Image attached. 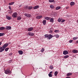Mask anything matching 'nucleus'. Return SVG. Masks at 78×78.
<instances>
[{"mask_svg":"<svg viewBox=\"0 0 78 78\" xmlns=\"http://www.w3.org/2000/svg\"><path fill=\"white\" fill-rule=\"evenodd\" d=\"M28 34L30 36H34V33L32 32H29Z\"/></svg>","mask_w":78,"mask_h":78,"instance_id":"nucleus-10","label":"nucleus"},{"mask_svg":"<svg viewBox=\"0 0 78 78\" xmlns=\"http://www.w3.org/2000/svg\"><path fill=\"white\" fill-rule=\"evenodd\" d=\"M24 16L27 17H29V18L31 17V15L29 14L26 13L24 14Z\"/></svg>","mask_w":78,"mask_h":78,"instance_id":"nucleus-4","label":"nucleus"},{"mask_svg":"<svg viewBox=\"0 0 78 78\" xmlns=\"http://www.w3.org/2000/svg\"><path fill=\"white\" fill-rule=\"evenodd\" d=\"M3 36V34L0 33V36Z\"/></svg>","mask_w":78,"mask_h":78,"instance_id":"nucleus-38","label":"nucleus"},{"mask_svg":"<svg viewBox=\"0 0 78 78\" xmlns=\"http://www.w3.org/2000/svg\"><path fill=\"white\" fill-rule=\"evenodd\" d=\"M50 68L51 69H53V66H50Z\"/></svg>","mask_w":78,"mask_h":78,"instance_id":"nucleus-34","label":"nucleus"},{"mask_svg":"<svg viewBox=\"0 0 78 78\" xmlns=\"http://www.w3.org/2000/svg\"><path fill=\"white\" fill-rule=\"evenodd\" d=\"M51 32V33H52V31Z\"/></svg>","mask_w":78,"mask_h":78,"instance_id":"nucleus-50","label":"nucleus"},{"mask_svg":"<svg viewBox=\"0 0 78 78\" xmlns=\"http://www.w3.org/2000/svg\"><path fill=\"white\" fill-rule=\"evenodd\" d=\"M61 22H65V20H62Z\"/></svg>","mask_w":78,"mask_h":78,"instance_id":"nucleus-40","label":"nucleus"},{"mask_svg":"<svg viewBox=\"0 0 78 78\" xmlns=\"http://www.w3.org/2000/svg\"><path fill=\"white\" fill-rule=\"evenodd\" d=\"M43 23L44 25H45L46 24V20H43Z\"/></svg>","mask_w":78,"mask_h":78,"instance_id":"nucleus-21","label":"nucleus"},{"mask_svg":"<svg viewBox=\"0 0 78 78\" xmlns=\"http://www.w3.org/2000/svg\"><path fill=\"white\" fill-rule=\"evenodd\" d=\"M5 29L7 30H11V27L10 26H6Z\"/></svg>","mask_w":78,"mask_h":78,"instance_id":"nucleus-8","label":"nucleus"},{"mask_svg":"<svg viewBox=\"0 0 78 78\" xmlns=\"http://www.w3.org/2000/svg\"><path fill=\"white\" fill-rule=\"evenodd\" d=\"M72 73H68L67 74V76H70V75H72Z\"/></svg>","mask_w":78,"mask_h":78,"instance_id":"nucleus-24","label":"nucleus"},{"mask_svg":"<svg viewBox=\"0 0 78 78\" xmlns=\"http://www.w3.org/2000/svg\"><path fill=\"white\" fill-rule=\"evenodd\" d=\"M42 17V15L38 16L36 17V19H41Z\"/></svg>","mask_w":78,"mask_h":78,"instance_id":"nucleus-5","label":"nucleus"},{"mask_svg":"<svg viewBox=\"0 0 78 78\" xmlns=\"http://www.w3.org/2000/svg\"><path fill=\"white\" fill-rule=\"evenodd\" d=\"M44 36L45 37H48V35H47V34H46L44 35Z\"/></svg>","mask_w":78,"mask_h":78,"instance_id":"nucleus-36","label":"nucleus"},{"mask_svg":"<svg viewBox=\"0 0 78 78\" xmlns=\"http://www.w3.org/2000/svg\"><path fill=\"white\" fill-rule=\"evenodd\" d=\"M9 9H11V7L10 6H9Z\"/></svg>","mask_w":78,"mask_h":78,"instance_id":"nucleus-41","label":"nucleus"},{"mask_svg":"<svg viewBox=\"0 0 78 78\" xmlns=\"http://www.w3.org/2000/svg\"><path fill=\"white\" fill-rule=\"evenodd\" d=\"M73 42V40H70L69 41V43H72Z\"/></svg>","mask_w":78,"mask_h":78,"instance_id":"nucleus-39","label":"nucleus"},{"mask_svg":"<svg viewBox=\"0 0 78 78\" xmlns=\"http://www.w3.org/2000/svg\"><path fill=\"white\" fill-rule=\"evenodd\" d=\"M18 52L20 55H22L23 54V51H19Z\"/></svg>","mask_w":78,"mask_h":78,"instance_id":"nucleus-16","label":"nucleus"},{"mask_svg":"<svg viewBox=\"0 0 78 78\" xmlns=\"http://www.w3.org/2000/svg\"><path fill=\"white\" fill-rule=\"evenodd\" d=\"M76 43H78V40L76 41Z\"/></svg>","mask_w":78,"mask_h":78,"instance_id":"nucleus-47","label":"nucleus"},{"mask_svg":"<svg viewBox=\"0 0 78 78\" xmlns=\"http://www.w3.org/2000/svg\"><path fill=\"white\" fill-rule=\"evenodd\" d=\"M10 54H11V55H12V53H10Z\"/></svg>","mask_w":78,"mask_h":78,"instance_id":"nucleus-48","label":"nucleus"},{"mask_svg":"<svg viewBox=\"0 0 78 78\" xmlns=\"http://www.w3.org/2000/svg\"><path fill=\"white\" fill-rule=\"evenodd\" d=\"M58 21L59 22H60L61 21V20L60 19H58Z\"/></svg>","mask_w":78,"mask_h":78,"instance_id":"nucleus-37","label":"nucleus"},{"mask_svg":"<svg viewBox=\"0 0 78 78\" xmlns=\"http://www.w3.org/2000/svg\"><path fill=\"white\" fill-rule=\"evenodd\" d=\"M8 50H9V48H6L5 49V51H8Z\"/></svg>","mask_w":78,"mask_h":78,"instance_id":"nucleus-35","label":"nucleus"},{"mask_svg":"<svg viewBox=\"0 0 78 78\" xmlns=\"http://www.w3.org/2000/svg\"><path fill=\"white\" fill-rule=\"evenodd\" d=\"M72 52L74 53H78V50L76 49H75V50H73Z\"/></svg>","mask_w":78,"mask_h":78,"instance_id":"nucleus-11","label":"nucleus"},{"mask_svg":"<svg viewBox=\"0 0 78 78\" xmlns=\"http://www.w3.org/2000/svg\"><path fill=\"white\" fill-rule=\"evenodd\" d=\"M1 10V9L0 8V11Z\"/></svg>","mask_w":78,"mask_h":78,"instance_id":"nucleus-49","label":"nucleus"},{"mask_svg":"<svg viewBox=\"0 0 78 78\" xmlns=\"http://www.w3.org/2000/svg\"><path fill=\"white\" fill-rule=\"evenodd\" d=\"M5 73L6 74H9L11 73V71H10V70L8 69L5 71Z\"/></svg>","mask_w":78,"mask_h":78,"instance_id":"nucleus-2","label":"nucleus"},{"mask_svg":"<svg viewBox=\"0 0 78 78\" xmlns=\"http://www.w3.org/2000/svg\"><path fill=\"white\" fill-rule=\"evenodd\" d=\"M61 9V7L59 6H58L56 8V10H58V9Z\"/></svg>","mask_w":78,"mask_h":78,"instance_id":"nucleus-20","label":"nucleus"},{"mask_svg":"<svg viewBox=\"0 0 78 78\" xmlns=\"http://www.w3.org/2000/svg\"><path fill=\"white\" fill-rule=\"evenodd\" d=\"M50 19V22H52V23H53V22H54V20H53V18H51Z\"/></svg>","mask_w":78,"mask_h":78,"instance_id":"nucleus-15","label":"nucleus"},{"mask_svg":"<svg viewBox=\"0 0 78 78\" xmlns=\"http://www.w3.org/2000/svg\"><path fill=\"white\" fill-rule=\"evenodd\" d=\"M71 6H73L75 5V3L74 2H71L70 3Z\"/></svg>","mask_w":78,"mask_h":78,"instance_id":"nucleus-17","label":"nucleus"},{"mask_svg":"<svg viewBox=\"0 0 78 78\" xmlns=\"http://www.w3.org/2000/svg\"><path fill=\"white\" fill-rule=\"evenodd\" d=\"M50 73L51 74V73H52V72L51 71V72H50Z\"/></svg>","mask_w":78,"mask_h":78,"instance_id":"nucleus-46","label":"nucleus"},{"mask_svg":"<svg viewBox=\"0 0 78 78\" xmlns=\"http://www.w3.org/2000/svg\"><path fill=\"white\" fill-rule=\"evenodd\" d=\"M54 32L56 33H59V30H55Z\"/></svg>","mask_w":78,"mask_h":78,"instance_id":"nucleus-23","label":"nucleus"},{"mask_svg":"<svg viewBox=\"0 0 78 78\" xmlns=\"http://www.w3.org/2000/svg\"><path fill=\"white\" fill-rule=\"evenodd\" d=\"M21 19H22V18L20 16H18L17 17V20H21Z\"/></svg>","mask_w":78,"mask_h":78,"instance_id":"nucleus-18","label":"nucleus"},{"mask_svg":"<svg viewBox=\"0 0 78 78\" xmlns=\"http://www.w3.org/2000/svg\"><path fill=\"white\" fill-rule=\"evenodd\" d=\"M77 39H78V37H75L73 38V40H76Z\"/></svg>","mask_w":78,"mask_h":78,"instance_id":"nucleus-29","label":"nucleus"},{"mask_svg":"<svg viewBox=\"0 0 78 78\" xmlns=\"http://www.w3.org/2000/svg\"><path fill=\"white\" fill-rule=\"evenodd\" d=\"M52 37H53V35L50 34L48 35V39H51Z\"/></svg>","mask_w":78,"mask_h":78,"instance_id":"nucleus-9","label":"nucleus"},{"mask_svg":"<svg viewBox=\"0 0 78 78\" xmlns=\"http://www.w3.org/2000/svg\"><path fill=\"white\" fill-rule=\"evenodd\" d=\"M41 52L42 53L44 51V48H42V49L41 50Z\"/></svg>","mask_w":78,"mask_h":78,"instance_id":"nucleus-31","label":"nucleus"},{"mask_svg":"<svg viewBox=\"0 0 78 78\" xmlns=\"http://www.w3.org/2000/svg\"><path fill=\"white\" fill-rule=\"evenodd\" d=\"M69 7H66V9H69Z\"/></svg>","mask_w":78,"mask_h":78,"instance_id":"nucleus-42","label":"nucleus"},{"mask_svg":"<svg viewBox=\"0 0 78 78\" xmlns=\"http://www.w3.org/2000/svg\"><path fill=\"white\" fill-rule=\"evenodd\" d=\"M48 76L49 77H52V75L51 74L49 73L48 74Z\"/></svg>","mask_w":78,"mask_h":78,"instance_id":"nucleus-32","label":"nucleus"},{"mask_svg":"<svg viewBox=\"0 0 78 78\" xmlns=\"http://www.w3.org/2000/svg\"><path fill=\"white\" fill-rule=\"evenodd\" d=\"M1 44H2V42H0V45H1Z\"/></svg>","mask_w":78,"mask_h":78,"instance_id":"nucleus-44","label":"nucleus"},{"mask_svg":"<svg viewBox=\"0 0 78 78\" xmlns=\"http://www.w3.org/2000/svg\"><path fill=\"white\" fill-rule=\"evenodd\" d=\"M25 8H28L29 9H32L33 8V7L32 6H29V7H28L27 6H25Z\"/></svg>","mask_w":78,"mask_h":78,"instance_id":"nucleus-12","label":"nucleus"},{"mask_svg":"<svg viewBox=\"0 0 78 78\" xmlns=\"http://www.w3.org/2000/svg\"><path fill=\"white\" fill-rule=\"evenodd\" d=\"M69 56L68 55H66L64 57V58H69Z\"/></svg>","mask_w":78,"mask_h":78,"instance_id":"nucleus-30","label":"nucleus"},{"mask_svg":"<svg viewBox=\"0 0 78 78\" xmlns=\"http://www.w3.org/2000/svg\"><path fill=\"white\" fill-rule=\"evenodd\" d=\"M50 8H52L53 9V8H54V6H53V5H50Z\"/></svg>","mask_w":78,"mask_h":78,"instance_id":"nucleus-33","label":"nucleus"},{"mask_svg":"<svg viewBox=\"0 0 78 78\" xmlns=\"http://www.w3.org/2000/svg\"><path fill=\"white\" fill-rule=\"evenodd\" d=\"M6 17L8 20H11V16H6Z\"/></svg>","mask_w":78,"mask_h":78,"instance_id":"nucleus-14","label":"nucleus"},{"mask_svg":"<svg viewBox=\"0 0 78 78\" xmlns=\"http://www.w3.org/2000/svg\"><path fill=\"white\" fill-rule=\"evenodd\" d=\"M49 2L52 3L54 2V0H49Z\"/></svg>","mask_w":78,"mask_h":78,"instance_id":"nucleus-28","label":"nucleus"},{"mask_svg":"<svg viewBox=\"0 0 78 78\" xmlns=\"http://www.w3.org/2000/svg\"><path fill=\"white\" fill-rule=\"evenodd\" d=\"M8 45V43H6L4 44L2 47H0V53L3 51L4 50H5V48Z\"/></svg>","mask_w":78,"mask_h":78,"instance_id":"nucleus-1","label":"nucleus"},{"mask_svg":"<svg viewBox=\"0 0 78 78\" xmlns=\"http://www.w3.org/2000/svg\"><path fill=\"white\" fill-rule=\"evenodd\" d=\"M12 17H14V18H16L17 17V13L16 12L14 13L12 15Z\"/></svg>","mask_w":78,"mask_h":78,"instance_id":"nucleus-3","label":"nucleus"},{"mask_svg":"<svg viewBox=\"0 0 78 78\" xmlns=\"http://www.w3.org/2000/svg\"><path fill=\"white\" fill-rule=\"evenodd\" d=\"M45 19H46V20H50V18L49 17H45Z\"/></svg>","mask_w":78,"mask_h":78,"instance_id":"nucleus-27","label":"nucleus"},{"mask_svg":"<svg viewBox=\"0 0 78 78\" xmlns=\"http://www.w3.org/2000/svg\"><path fill=\"white\" fill-rule=\"evenodd\" d=\"M66 78H70V77H66Z\"/></svg>","mask_w":78,"mask_h":78,"instance_id":"nucleus-45","label":"nucleus"},{"mask_svg":"<svg viewBox=\"0 0 78 78\" xmlns=\"http://www.w3.org/2000/svg\"><path fill=\"white\" fill-rule=\"evenodd\" d=\"M55 36L56 37H57V38H58L59 37V35H58V34H56L55 35Z\"/></svg>","mask_w":78,"mask_h":78,"instance_id":"nucleus-25","label":"nucleus"},{"mask_svg":"<svg viewBox=\"0 0 78 78\" xmlns=\"http://www.w3.org/2000/svg\"><path fill=\"white\" fill-rule=\"evenodd\" d=\"M14 2H12L9 3V5H14Z\"/></svg>","mask_w":78,"mask_h":78,"instance_id":"nucleus-26","label":"nucleus"},{"mask_svg":"<svg viewBox=\"0 0 78 78\" xmlns=\"http://www.w3.org/2000/svg\"><path fill=\"white\" fill-rule=\"evenodd\" d=\"M33 27H30L28 28V31H33Z\"/></svg>","mask_w":78,"mask_h":78,"instance_id":"nucleus-7","label":"nucleus"},{"mask_svg":"<svg viewBox=\"0 0 78 78\" xmlns=\"http://www.w3.org/2000/svg\"><path fill=\"white\" fill-rule=\"evenodd\" d=\"M39 5H36L35 6H34L33 8L34 9H37L38 8H39Z\"/></svg>","mask_w":78,"mask_h":78,"instance_id":"nucleus-13","label":"nucleus"},{"mask_svg":"<svg viewBox=\"0 0 78 78\" xmlns=\"http://www.w3.org/2000/svg\"><path fill=\"white\" fill-rule=\"evenodd\" d=\"M5 29V27H1L0 28V30H3Z\"/></svg>","mask_w":78,"mask_h":78,"instance_id":"nucleus-19","label":"nucleus"},{"mask_svg":"<svg viewBox=\"0 0 78 78\" xmlns=\"http://www.w3.org/2000/svg\"><path fill=\"white\" fill-rule=\"evenodd\" d=\"M12 11H11L10 12H9V13H10V14H11V13H12Z\"/></svg>","mask_w":78,"mask_h":78,"instance_id":"nucleus-43","label":"nucleus"},{"mask_svg":"<svg viewBox=\"0 0 78 78\" xmlns=\"http://www.w3.org/2000/svg\"><path fill=\"white\" fill-rule=\"evenodd\" d=\"M58 73V72L57 71H55L54 73L55 76H57V75Z\"/></svg>","mask_w":78,"mask_h":78,"instance_id":"nucleus-22","label":"nucleus"},{"mask_svg":"<svg viewBox=\"0 0 78 78\" xmlns=\"http://www.w3.org/2000/svg\"><path fill=\"white\" fill-rule=\"evenodd\" d=\"M68 54L69 52H68V51H63V55H67Z\"/></svg>","mask_w":78,"mask_h":78,"instance_id":"nucleus-6","label":"nucleus"}]
</instances>
